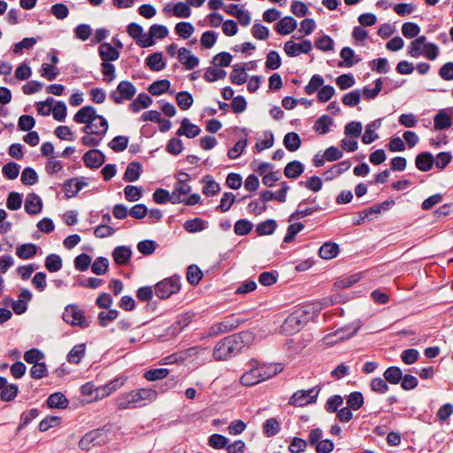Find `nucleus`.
Instances as JSON below:
<instances>
[{
    "instance_id": "obj_50",
    "label": "nucleus",
    "mask_w": 453,
    "mask_h": 453,
    "mask_svg": "<svg viewBox=\"0 0 453 453\" xmlns=\"http://www.w3.org/2000/svg\"><path fill=\"white\" fill-rule=\"evenodd\" d=\"M39 414L40 411L36 408L30 409L29 411L21 413L20 421L17 427V431L19 432L27 426H28L33 421V419L39 416Z\"/></svg>"
},
{
    "instance_id": "obj_3",
    "label": "nucleus",
    "mask_w": 453,
    "mask_h": 453,
    "mask_svg": "<svg viewBox=\"0 0 453 453\" xmlns=\"http://www.w3.org/2000/svg\"><path fill=\"white\" fill-rule=\"evenodd\" d=\"M426 36L420 35L414 39L408 49V54L412 58L424 55L429 60H434L439 56V48L435 43L426 42Z\"/></svg>"
},
{
    "instance_id": "obj_7",
    "label": "nucleus",
    "mask_w": 453,
    "mask_h": 453,
    "mask_svg": "<svg viewBox=\"0 0 453 453\" xmlns=\"http://www.w3.org/2000/svg\"><path fill=\"white\" fill-rule=\"evenodd\" d=\"M319 386L313 387L308 390H297L288 400V403L294 406H304L317 402L319 391Z\"/></svg>"
},
{
    "instance_id": "obj_35",
    "label": "nucleus",
    "mask_w": 453,
    "mask_h": 453,
    "mask_svg": "<svg viewBox=\"0 0 453 453\" xmlns=\"http://www.w3.org/2000/svg\"><path fill=\"white\" fill-rule=\"evenodd\" d=\"M303 171V165L298 160H293L285 166L284 175L288 179H296L302 175Z\"/></svg>"
},
{
    "instance_id": "obj_54",
    "label": "nucleus",
    "mask_w": 453,
    "mask_h": 453,
    "mask_svg": "<svg viewBox=\"0 0 453 453\" xmlns=\"http://www.w3.org/2000/svg\"><path fill=\"white\" fill-rule=\"evenodd\" d=\"M63 262L59 255L50 254L45 258V267L50 273H56L62 268Z\"/></svg>"
},
{
    "instance_id": "obj_48",
    "label": "nucleus",
    "mask_w": 453,
    "mask_h": 453,
    "mask_svg": "<svg viewBox=\"0 0 453 453\" xmlns=\"http://www.w3.org/2000/svg\"><path fill=\"white\" fill-rule=\"evenodd\" d=\"M207 222L200 218L187 220L183 227L188 233H197L206 228Z\"/></svg>"
},
{
    "instance_id": "obj_52",
    "label": "nucleus",
    "mask_w": 453,
    "mask_h": 453,
    "mask_svg": "<svg viewBox=\"0 0 453 453\" xmlns=\"http://www.w3.org/2000/svg\"><path fill=\"white\" fill-rule=\"evenodd\" d=\"M230 332L226 325L224 323V320L222 319L219 322H216L212 324L207 330L206 333L203 334L201 336V339H204L206 337H216L219 335L220 334Z\"/></svg>"
},
{
    "instance_id": "obj_53",
    "label": "nucleus",
    "mask_w": 453,
    "mask_h": 453,
    "mask_svg": "<svg viewBox=\"0 0 453 453\" xmlns=\"http://www.w3.org/2000/svg\"><path fill=\"white\" fill-rule=\"evenodd\" d=\"M334 42L326 35H321L314 41V46L321 51H330L334 50Z\"/></svg>"
},
{
    "instance_id": "obj_28",
    "label": "nucleus",
    "mask_w": 453,
    "mask_h": 453,
    "mask_svg": "<svg viewBox=\"0 0 453 453\" xmlns=\"http://www.w3.org/2000/svg\"><path fill=\"white\" fill-rule=\"evenodd\" d=\"M142 172V164L138 161H133L127 166L123 180L127 182H134L140 178Z\"/></svg>"
},
{
    "instance_id": "obj_19",
    "label": "nucleus",
    "mask_w": 453,
    "mask_h": 453,
    "mask_svg": "<svg viewBox=\"0 0 453 453\" xmlns=\"http://www.w3.org/2000/svg\"><path fill=\"white\" fill-rule=\"evenodd\" d=\"M116 405L119 410L139 408L134 391L119 395L116 399Z\"/></svg>"
},
{
    "instance_id": "obj_46",
    "label": "nucleus",
    "mask_w": 453,
    "mask_h": 453,
    "mask_svg": "<svg viewBox=\"0 0 453 453\" xmlns=\"http://www.w3.org/2000/svg\"><path fill=\"white\" fill-rule=\"evenodd\" d=\"M171 83L168 80H157L151 83L148 88V91L152 96H160L169 90Z\"/></svg>"
},
{
    "instance_id": "obj_37",
    "label": "nucleus",
    "mask_w": 453,
    "mask_h": 453,
    "mask_svg": "<svg viewBox=\"0 0 453 453\" xmlns=\"http://www.w3.org/2000/svg\"><path fill=\"white\" fill-rule=\"evenodd\" d=\"M403 371L400 367L392 365L388 367L384 372L383 377L388 381V383L396 385L401 382L403 380Z\"/></svg>"
},
{
    "instance_id": "obj_60",
    "label": "nucleus",
    "mask_w": 453,
    "mask_h": 453,
    "mask_svg": "<svg viewBox=\"0 0 453 453\" xmlns=\"http://www.w3.org/2000/svg\"><path fill=\"white\" fill-rule=\"evenodd\" d=\"M253 224L246 219H238L234 226V232L237 235H246L251 232Z\"/></svg>"
},
{
    "instance_id": "obj_36",
    "label": "nucleus",
    "mask_w": 453,
    "mask_h": 453,
    "mask_svg": "<svg viewBox=\"0 0 453 453\" xmlns=\"http://www.w3.org/2000/svg\"><path fill=\"white\" fill-rule=\"evenodd\" d=\"M152 102V98L148 94L142 92L129 104V109L133 112H138L142 108H148Z\"/></svg>"
},
{
    "instance_id": "obj_8",
    "label": "nucleus",
    "mask_w": 453,
    "mask_h": 453,
    "mask_svg": "<svg viewBox=\"0 0 453 453\" xmlns=\"http://www.w3.org/2000/svg\"><path fill=\"white\" fill-rule=\"evenodd\" d=\"M136 93V88L128 81H120L116 90L110 93V98L117 104H120L124 100H131Z\"/></svg>"
},
{
    "instance_id": "obj_44",
    "label": "nucleus",
    "mask_w": 453,
    "mask_h": 453,
    "mask_svg": "<svg viewBox=\"0 0 453 453\" xmlns=\"http://www.w3.org/2000/svg\"><path fill=\"white\" fill-rule=\"evenodd\" d=\"M205 185L202 188L203 195L207 196H212L217 195L220 191V186L216 182L211 175H206L203 180Z\"/></svg>"
},
{
    "instance_id": "obj_57",
    "label": "nucleus",
    "mask_w": 453,
    "mask_h": 453,
    "mask_svg": "<svg viewBox=\"0 0 453 453\" xmlns=\"http://www.w3.org/2000/svg\"><path fill=\"white\" fill-rule=\"evenodd\" d=\"M229 439L219 434H213L208 439V445L215 449H226Z\"/></svg>"
},
{
    "instance_id": "obj_51",
    "label": "nucleus",
    "mask_w": 453,
    "mask_h": 453,
    "mask_svg": "<svg viewBox=\"0 0 453 453\" xmlns=\"http://www.w3.org/2000/svg\"><path fill=\"white\" fill-rule=\"evenodd\" d=\"M203 278V272L196 265H190L187 269V280L192 286L199 284Z\"/></svg>"
},
{
    "instance_id": "obj_30",
    "label": "nucleus",
    "mask_w": 453,
    "mask_h": 453,
    "mask_svg": "<svg viewBox=\"0 0 453 453\" xmlns=\"http://www.w3.org/2000/svg\"><path fill=\"white\" fill-rule=\"evenodd\" d=\"M39 247L35 243H24L17 246L16 248V255L20 259H31L33 258L38 252Z\"/></svg>"
},
{
    "instance_id": "obj_6",
    "label": "nucleus",
    "mask_w": 453,
    "mask_h": 453,
    "mask_svg": "<svg viewBox=\"0 0 453 453\" xmlns=\"http://www.w3.org/2000/svg\"><path fill=\"white\" fill-rule=\"evenodd\" d=\"M96 119L101 120V127L108 129L107 119L104 116L97 114L95 107L91 105L83 106L73 116V121L79 124H91Z\"/></svg>"
},
{
    "instance_id": "obj_31",
    "label": "nucleus",
    "mask_w": 453,
    "mask_h": 453,
    "mask_svg": "<svg viewBox=\"0 0 453 453\" xmlns=\"http://www.w3.org/2000/svg\"><path fill=\"white\" fill-rule=\"evenodd\" d=\"M164 12L166 13H173L179 18H187L191 14V10L188 3L179 2L173 6L170 4L164 8Z\"/></svg>"
},
{
    "instance_id": "obj_59",
    "label": "nucleus",
    "mask_w": 453,
    "mask_h": 453,
    "mask_svg": "<svg viewBox=\"0 0 453 453\" xmlns=\"http://www.w3.org/2000/svg\"><path fill=\"white\" fill-rule=\"evenodd\" d=\"M129 139L125 135L115 136L109 143L108 146L115 152L124 151L128 146Z\"/></svg>"
},
{
    "instance_id": "obj_22",
    "label": "nucleus",
    "mask_w": 453,
    "mask_h": 453,
    "mask_svg": "<svg viewBox=\"0 0 453 453\" xmlns=\"http://www.w3.org/2000/svg\"><path fill=\"white\" fill-rule=\"evenodd\" d=\"M178 59L188 70L194 69L199 64V58L189 54V50L184 47L178 50Z\"/></svg>"
},
{
    "instance_id": "obj_1",
    "label": "nucleus",
    "mask_w": 453,
    "mask_h": 453,
    "mask_svg": "<svg viewBox=\"0 0 453 453\" xmlns=\"http://www.w3.org/2000/svg\"><path fill=\"white\" fill-rule=\"evenodd\" d=\"M246 338H250L249 332H241L223 338L214 347V359L221 361L235 357L246 346Z\"/></svg>"
},
{
    "instance_id": "obj_38",
    "label": "nucleus",
    "mask_w": 453,
    "mask_h": 453,
    "mask_svg": "<svg viewBox=\"0 0 453 453\" xmlns=\"http://www.w3.org/2000/svg\"><path fill=\"white\" fill-rule=\"evenodd\" d=\"M301 143V138L296 132H289L283 138V144L290 152L296 151L300 148Z\"/></svg>"
},
{
    "instance_id": "obj_63",
    "label": "nucleus",
    "mask_w": 453,
    "mask_h": 453,
    "mask_svg": "<svg viewBox=\"0 0 453 453\" xmlns=\"http://www.w3.org/2000/svg\"><path fill=\"white\" fill-rule=\"evenodd\" d=\"M22 204V194L12 191L10 192L7 200H6V207L10 211H17L21 207Z\"/></svg>"
},
{
    "instance_id": "obj_34",
    "label": "nucleus",
    "mask_w": 453,
    "mask_h": 453,
    "mask_svg": "<svg viewBox=\"0 0 453 453\" xmlns=\"http://www.w3.org/2000/svg\"><path fill=\"white\" fill-rule=\"evenodd\" d=\"M68 400L61 392H55L49 395L47 398V404L49 408L54 409H65L68 406Z\"/></svg>"
},
{
    "instance_id": "obj_23",
    "label": "nucleus",
    "mask_w": 453,
    "mask_h": 453,
    "mask_svg": "<svg viewBox=\"0 0 453 453\" xmlns=\"http://www.w3.org/2000/svg\"><path fill=\"white\" fill-rule=\"evenodd\" d=\"M132 257V250L127 246H118L112 251V257L116 265H127Z\"/></svg>"
},
{
    "instance_id": "obj_29",
    "label": "nucleus",
    "mask_w": 453,
    "mask_h": 453,
    "mask_svg": "<svg viewBox=\"0 0 453 453\" xmlns=\"http://www.w3.org/2000/svg\"><path fill=\"white\" fill-rule=\"evenodd\" d=\"M258 370L261 373L263 381L265 380H268L270 378H273V376L277 375L283 370L282 364L277 363V364H263L260 365L257 363Z\"/></svg>"
},
{
    "instance_id": "obj_16",
    "label": "nucleus",
    "mask_w": 453,
    "mask_h": 453,
    "mask_svg": "<svg viewBox=\"0 0 453 453\" xmlns=\"http://www.w3.org/2000/svg\"><path fill=\"white\" fill-rule=\"evenodd\" d=\"M252 363L255 364L252 368L244 372L240 379L241 384L246 387H252L263 381L257 361L252 360Z\"/></svg>"
},
{
    "instance_id": "obj_27",
    "label": "nucleus",
    "mask_w": 453,
    "mask_h": 453,
    "mask_svg": "<svg viewBox=\"0 0 453 453\" xmlns=\"http://www.w3.org/2000/svg\"><path fill=\"white\" fill-rule=\"evenodd\" d=\"M434 129L436 131L448 129L453 125L452 119L444 110H441L434 115Z\"/></svg>"
},
{
    "instance_id": "obj_40",
    "label": "nucleus",
    "mask_w": 453,
    "mask_h": 453,
    "mask_svg": "<svg viewBox=\"0 0 453 453\" xmlns=\"http://www.w3.org/2000/svg\"><path fill=\"white\" fill-rule=\"evenodd\" d=\"M246 66H233V72L230 73V81L234 85H242L247 81L248 74L246 73Z\"/></svg>"
},
{
    "instance_id": "obj_43",
    "label": "nucleus",
    "mask_w": 453,
    "mask_h": 453,
    "mask_svg": "<svg viewBox=\"0 0 453 453\" xmlns=\"http://www.w3.org/2000/svg\"><path fill=\"white\" fill-rule=\"evenodd\" d=\"M341 58L343 59V61H339L338 66L339 67H351L356 63L358 62L359 59H354L355 52L354 50L349 47H343L340 52Z\"/></svg>"
},
{
    "instance_id": "obj_61",
    "label": "nucleus",
    "mask_w": 453,
    "mask_h": 453,
    "mask_svg": "<svg viewBox=\"0 0 453 453\" xmlns=\"http://www.w3.org/2000/svg\"><path fill=\"white\" fill-rule=\"evenodd\" d=\"M109 261L104 257H98L91 265L92 272L96 275H103L107 273Z\"/></svg>"
},
{
    "instance_id": "obj_41",
    "label": "nucleus",
    "mask_w": 453,
    "mask_h": 453,
    "mask_svg": "<svg viewBox=\"0 0 453 453\" xmlns=\"http://www.w3.org/2000/svg\"><path fill=\"white\" fill-rule=\"evenodd\" d=\"M307 200H302L299 203H298V206H297V209L296 210V211H294L291 215H290V218H289V221L291 220H294V219H303L304 217H307V216H310L311 215L312 213L319 211L321 208L319 207V205H315V206H312V207H306L304 209H301V207L303 206V203H306Z\"/></svg>"
},
{
    "instance_id": "obj_39",
    "label": "nucleus",
    "mask_w": 453,
    "mask_h": 453,
    "mask_svg": "<svg viewBox=\"0 0 453 453\" xmlns=\"http://www.w3.org/2000/svg\"><path fill=\"white\" fill-rule=\"evenodd\" d=\"M86 354V344L80 343L76 344L72 348V349L67 354V361L71 364L78 365L80 364L81 358Z\"/></svg>"
},
{
    "instance_id": "obj_20",
    "label": "nucleus",
    "mask_w": 453,
    "mask_h": 453,
    "mask_svg": "<svg viewBox=\"0 0 453 453\" xmlns=\"http://www.w3.org/2000/svg\"><path fill=\"white\" fill-rule=\"evenodd\" d=\"M434 164V157L429 151L418 153L415 157L416 167L422 172L430 171Z\"/></svg>"
},
{
    "instance_id": "obj_18",
    "label": "nucleus",
    "mask_w": 453,
    "mask_h": 453,
    "mask_svg": "<svg viewBox=\"0 0 453 453\" xmlns=\"http://www.w3.org/2000/svg\"><path fill=\"white\" fill-rule=\"evenodd\" d=\"M42 210V201L35 193H29L25 201V211L29 215H36Z\"/></svg>"
},
{
    "instance_id": "obj_9",
    "label": "nucleus",
    "mask_w": 453,
    "mask_h": 453,
    "mask_svg": "<svg viewBox=\"0 0 453 453\" xmlns=\"http://www.w3.org/2000/svg\"><path fill=\"white\" fill-rule=\"evenodd\" d=\"M88 185V181L85 177L80 178H70L64 181L62 184V189L67 199L74 197L77 194Z\"/></svg>"
},
{
    "instance_id": "obj_55",
    "label": "nucleus",
    "mask_w": 453,
    "mask_h": 453,
    "mask_svg": "<svg viewBox=\"0 0 453 453\" xmlns=\"http://www.w3.org/2000/svg\"><path fill=\"white\" fill-rule=\"evenodd\" d=\"M176 102L180 110H188L194 102L192 95L188 91H180L176 95Z\"/></svg>"
},
{
    "instance_id": "obj_5",
    "label": "nucleus",
    "mask_w": 453,
    "mask_h": 453,
    "mask_svg": "<svg viewBox=\"0 0 453 453\" xmlns=\"http://www.w3.org/2000/svg\"><path fill=\"white\" fill-rule=\"evenodd\" d=\"M62 319L65 323L73 326H78L83 329L89 326V322L85 317V311L81 310L77 304L66 305Z\"/></svg>"
},
{
    "instance_id": "obj_25",
    "label": "nucleus",
    "mask_w": 453,
    "mask_h": 453,
    "mask_svg": "<svg viewBox=\"0 0 453 453\" xmlns=\"http://www.w3.org/2000/svg\"><path fill=\"white\" fill-rule=\"evenodd\" d=\"M381 126V119H377L365 126V134L362 135V142L365 144H370L379 138L375 130Z\"/></svg>"
},
{
    "instance_id": "obj_24",
    "label": "nucleus",
    "mask_w": 453,
    "mask_h": 453,
    "mask_svg": "<svg viewBox=\"0 0 453 453\" xmlns=\"http://www.w3.org/2000/svg\"><path fill=\"white\" fill-rule=\"evenodd\" d=\"M98 53L103 62L115 61L119 58V50L109 42H103L99 46Z\"/></svg>"
},
{
    "instance_id": "obj_15",
    "label": "nucleus",
    "mask_w": 453,
    "mask_h": 453,
    "mask_svg": "<svg viewBox=\"0 0 453 453\" xmlns=\"http://www.w3.org/2000/svg\"><path fill=\"white\" fill-rule=\"evenodd\" d=\"M83 161L88 168L96 169L104 163L105 156L100 150L92 149L84 154Z\"/></svg>"
},
{
    "instance_id": "obj_32",
    "label": "nucleus",
    "mask_w": 453,
    "mask_h": 453,
    "mask_svg": "<svg viewBox=\"0 0 453 453\" xmlns=\"http://www.w3.org/2000/svg\"><path fill=\"white\" fill-rule=\"evenodd\" d=\"M340 253V247L337 243L332 242H325L319 250L321 258L328 260L336 257Z\"/></svg>"
},
{
    "instance_id": "obj_17",
    "label": "nucleus",
    "mask_w": 453,
    "mask_h": 453,
    "mask_svg": "<svg viewBox=\"0 0 453 453\" xmlns=\"http://www.w3.org/2000/svg\"><path fill=\"white\" fill-rule=\"evenodd\" d=\"M127 32L141 48H148L155 44V40L150 31L144 33L143 30H127Z\"/></svg>"
},
{
    "instance_id": "obj_14",
    "label": "nucleus",
    "mask_w": 453,
    "mask_h": 453,
    "mask_svg": "<svg viewBox=\"0 0 453 453\" xmlns=\"http://www.w3.org/2000/svg\"><path fill=\"white\" fill-rule=\"evenodd\" d=\"M19 387L17 384L8 383L6 378L0 376V400L11 402L18 395Z\"/></svg>"
},
{
    "instance_id": "obj_2",
    "label": "nucleus",
    "mask_w": 453,
    "mask_h": 453,
    "mask_svg": "<svg viewBox=\"0 0 453 453\" xmlns=\"http://www.w3.org/2000/svg\"><path fill=\"white\" fill-rule=\"evenodd\" d=\"M310 309V306H303L289 314L283 322V330L290 334L300 331L313 316Z\"/></svg>"
},
{
    "instance_id": "obj_4",
    "label": "nucleus",
    "mask_w": 453,
    "mask_h": 453,
    "mask_svg": "<svg viewBox=\"0 0 453 453\" xmlns=\"http://www.w3.org/2000/svg\"><path fill=\"white\" fill-rule=\"evenodd\" d=\"M180 290V279L174 275L164 279L155 285L156 296L160 299H167Z\"/></svg>"
},
{
    "instance_id": "obj_58",
    "label": "nucleus",
    "mask_w": 453,
    "mask_h": 453,
    "mask_svg": "<svg viewBox=\"0 0 453 453\" xmlns=\"http://www.w3.org/2000/svg\"><path fill=\"white\" fill-rule=\"evenodd\" d=\"M107 312L100 311L98 313L97 321L99 326L105 327L108 324L116 319L119 314V311L115 309H108Z\"/></svg>"
},
{
    "instance_id": "obj_26",
    "label": "nucleus",
    "mask_w": 453,
    "mask_h": 453,
    "mask_svg": "<svg viewBox=\"0 0 453 453\" xmlns=\"http://www.w3.org/2000/svg\"><path fill=\"white\" fill-rule=\"evenodd\" d=\"M133 391L137 399L139 407L146 405L147 402H153L157 396V392L151 388H140Z\"/></svg>"
},
{
    "instance_id": "obj_62",
    "label": "nucleus",
    "mask_w": 453,
    "mask_h": 453,
    "mask_svg": "<svg viewBox=\"0 0 453 453\" xmlns=\"http://www.w3.org/2000/svg\"><path fill=\"white\" fill-rule=\"evenodd\" d=\"M226 75V72L223 69H217L213 67H208L203 74V79L207 82H214L219 79H224Z\"/></svg>"
},
{
    "instance_id": "obj_33",
    "label": "nucleus",
    "mask_w": 453,
    "mask_h": 453,
    "mask_svg": "<svg viewBox=\"0 0 453 453\" xmlns=\"http://www.w3.org/2000/svg\"><path fill=\"white\" fill-rule=\"evenodd\" d=\"M146 65L151 71L159 72L165 67V62L163 58L162 52H154L150 54L145 59Z\"/></svg>"
},
{
    "instance_id": "obj_13",
    "label": "nucleus",
    "mask_w": 453,
    "mask_h": 453,
    "mask_svg": "<svg viewBox=\"0 0 453 453\" xmlns=\"http://www.w3.org/2000/svg\"><path fill=\"white\" fill-rule=\"evenodd\" d=\"M195 317V312L187 311L178 315L175 321L168 327L167 333L169 334L176 335L180 334L185 327H187Z\"/></svg>"
},
{
    "instance_id": "obj_11",
    "label": "nucleus",
    "mask_w": 453,
    "mask_h": 453,
    "mask_svg": "<svg viewBox=\"0 0 453 453\" xmlns=\"http://www.w3.org/2000/svg\"><path fill=\"white\" fill-rule=\"evenodd\" d=\"M103 429H94L85 434L79 441V448L82 450H88L91 447L101 445L104 441L101 439Z\"/></svg>"
},
{
    "instance_id": "obj_47",
    "label": "nucleus",
    "mask_w": 453,
    "mask_h": 453,
    "mask_svg": "<svg viewBox=\"0 0 453 453\" xmlns=\"http://www.w3.org/2000/svg\"><path fill=\"white\" fill-rule=\"evenodd\" d=\"M276 227V220L270 219L257 224L256 226V232L259 236L268 235L273 234Z\"/></svg>"
},
{
    "instance_id": "obj_45",
    "label": "nucleus",
    "mask_w": 453,
    "mask_h": 453,
    "mask_svg": "<svg viewBox=\"0 0 453 453\" xmlns=\"http://www.w3.org/2000/svg\"><path fill=\"white\" fill-rule=\"evenodd\" d=\"M333 122L334 120L329 115L324 114L316 120L313 129L319 134H326L329 132V127L333 125Z\"/></svg>"
},
{
    "instance_id": "obj_12",
    "label": "nucleus",
    "mask_w": 453,
    "mask_h": 453,
    "mask_svg": "<svg viewBox=\"0 0 453 453\" xmlns=\"http://www.w3.org/2000/svg\"><path fill=\"white\" fill-rule=\"evenodd\" d=\"M312 49L311 41L303 40L297 43L293 41H288L284 44V50L290 57H296L302 53L308 54Z\"/></svg>"
},
{
    "instance_id": "obj_64",
    "label": "nucleus",
    "mask_w": 453,
    "mask_h": 453,
    "mask_svg": "<svg viewBox=\"0 0 453 453\" xmlns=\"http://www.w3.org/2000/svg\"><path fill=\"white\" fill-rule=\"evenodd\" d=\"M308 442L300 437H293L289 442L288 449L290 453H302L307 448Z\"/></svg>"
},
{
    "instance_id": "obj_49",
    "label": "nucleus",
    "mask_w": 453,
    "mask_h": 453,
    "mask_svg": "<svg viewBox=\"0 0 453 453\" xmlns=\"http://www.w3.org/2000/svg\"><path fill=\"white\" fill-rule=\"evenodd\" d=\"M364 395L359 391L351 392L346 399L347 406L353 411L359 410L364 404Z\"/></svg>"
},
{
    "instance_id": "obj_42",
    "label": "nucleus",
    "mask_w": 453,
    "mask_h": 453,
    "mask_svg": "<svg viewBox=\"0 0 453 453\" xmlns=\"http://www.w3.org/2000/svg\"><path fill=\"white\" fill-rule=\"evenodd\" d=\"M280 431V423L276 418H269L263 424V434L266 437H273Z\"/></svg>"
},
{
    "instance_id": "obj_56",
    "label": "nucleus",
    "mask_w": 453,
    "mask_h": 453,
    "mask_svg": "<svg viewBox=\"0 0 453 453\" xmlns=\"http://www.w3.org/2000/svg\"><path fill=\"white\" fill-rule=\"evenodd\" d=\"M38 174L32 167H25L21 173L20 180L26 186H32L38 181Z\"/></svg>"
},
{
    "instance_id": "obj_21",
    "label": "nucleus",
    "mask_w": 453,
    "mask_h": 453,
    "mask_svg": "<svg viewBox=\"0 0 453 453\" xmlns=\"http://www.w3.org/2000/svg\"><path fill=\"white\" fill-rule=\"evenodd\" d=\"M201 133V128L195 124H192L190 120L184 118L180 122V127L176 132L179 136L185 135L188 138H195Z\"/></svg>"
},
{
    "instance_id": "obj_10",
    "label": "nucleus",
    "mask_w": 453,
    "mask_h": 453,
    "mask_svg": "<svg viewBox=\"0 0 453 453\" xmlns=\"http://www.w3.org/2000/svg\"><path fill=\"white\" fill-rule=\"evenodd\" d=\"M178 174L185 175V179H178L174 186V189L172 193L173 204L182 203L184 199L181 198V196L188 195L191 191V186L186 183L190 180V175L182 171H180Z\"/></svg>"
}]
</instances>
